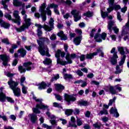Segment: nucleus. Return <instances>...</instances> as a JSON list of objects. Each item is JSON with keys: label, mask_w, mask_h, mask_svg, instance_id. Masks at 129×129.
I'll list each match as a JSON object with an SVG mask.
<instances>
[{"label": "nucleus", "mask_w": 129, "mask_h": 129, "mask_svg": "<svg viewBox=\"0 0 129 129\" xmlns=\"http://www.w3.org/2000/svg\"><path fill=\"white\" fill-rule=\"evenodd\" d=\"M45 37H40L39 40H37V44L39 45L38 47V52L40 53V55L42 56H46L47 57H51V54L49 53V49L45 46Z\"/></svg>", "instance_id": "1"}, {"label": "nucleus", "mask_w": 129, "mask_h": 129, "mask_svg": "<svg viewBox=\"0 0 129 129\" xmlns=\"http://www.w3.org/2000/svg\"><path fill=\"white\" fill-rule=\"evenodd\" d=\"M8 84L9 85L10 88L13 90L14 96L17 97H20L21 96V89L17 87L19 85V82L13 81V79L11 78L8 82Z\"/></svg>", "instance_id": "2"}, {"label": "nucleus", "mask_w": 129, "mask_h": 129, "mask_svg": "<svg viewBox=\"0 0 129 129\" xmlns=\"http://www.w3.org/2000/svg\"><path fill=\"white\" fill-rule=\"evenodd\" d=\"M33 98L36 102H40V104H37L36 105V108H34L33 111L34 113L40 114L41 113V111L39 109H43V110H46V108H48V105H45L42 104V99H37V97H35L34 93H32Z\"/></svg>", "instance_id": "3"}, {"label": "nucleus", "mask_w": 129, "mask_h": 129, "mask_svg": "<svg viewBox=\"0 0 129 129\" xmlns=\"http://www.w3.org/2000/svg\"><path fill=\"white\" fill-rule=\"evenodd\" d=\"M35 26L37 27V35L38 37H41V36L43 35V31L41 30L42 28L44 29L45 31H47V32H51V31H52V28H50V26L47 25H44L43 26L41 24H35Z\"/></svg>", "instance_id": "4"}, {"label": "nucleus", "mask_w": 129, "mask_h": 129, "mask_svg": "<svg viewBox=\"0 0 129 129\" xmlns=\"http://www.w3.org/2000/svg\"><path fill=\"white\" fill-rule=\"evenodd\" d=\"M110 53L113 54V56L111 57L110 62L111 65L114 66L117 64V59H118V55H117V51H115V47H113L110 51Z\"/></svg>", "instance_id": "5"}, {"label": "nucleus", "mask_w": 129, "mask_h": 129, "mask_svg": "<svg viewBox=\"0 0 129 129\" xmlns=\"http://www.w3.org/2000/svg\"><path fill=\"white\" fill-rule=\"evenodd\" d=\"M118 51L120 52V54L123 56L119 62V66H122L123 64H124V61H125L126 58V55L125 54V51H124V48L123 47H118Z\"/></svg>", "instance_id": "6"}, {"label": "nucleus", "mask_w": 129, "mask_h": 129, "mask_svg": "<svg viewBox=\"0 0 129 129\" xmlns=\"http://www.w3.org/2000/svg\"><path fill=\"white\" fill-rule=\"evenodd\" d=\"M46 9V3H44L42 4H41V7H40L39 10L43 14L41 15V16L42 17V21L43 22H45L46 20H47V16H46V15H47V11L45 10Z\"/></svg>", "instance_id": "7"}, {"label": "nucleus", "mask_w": 129, "mask_h": 129, "mask_svg": "<svg viewBox=\"0 0 129 129\" xmlns=\"http://www.w3.org/2000/svg\"><path fill=\"white\" fill-rule=\"evenodd\" d=\"M106 36H107V34H106L105 32H103L101 34L96 33L94 36V39L96 40V42H97L98 43H101V42H102V40H106ZM99 37H100L101 38L97 39L98 38H99Z\"/></svg>", "instance_id": "8"}, {"label": "nucleus", "mask_w": 129, "mask_h": 129, "mask_svg": "<svg viewBox=\"0 0 129 129\" xmlns=\"http://www.w3.org/2000/svg\"><path fill=\"white\" fill-rule=\"evenodd\" d=\"M13 16L15 19H13L12 22L15 24H17L18 26H20L21 25V17L19 15V11L18 10L15 11Z\"/></svg>", "instance_id": "9"}, {"label": "nucleus", "mask_w": 129, "mask_h": 129, "mask_svg": "<svg viewBox=\"0 0 129 129\" xmlns=\"http://www.w3.org/2000/svg\"><path fill=\"white\" fill-rule=\"evenodd\" d=\"M64 100L68 102V105H70V104H71V101L72 102H74V101L76 100V98L71 95H69L67 93H65Z\"/></svg>", "instance_id": "10"}, {"label": "nucleus", "mask_w": 129, "mask_h": 129, "mask_svg": "<svg viewBox=\"0 0 129 129\" xmlns=\"http://www.w3.org/2000/svg\"><path fill=\"white\" fill-rule=\"evenodd\" d=\"M71 14L74 16L75 22H78V21H80V20H81V17L79 16V14H80V12L79 11H77V10H73L72 11Z\"/></svg>", "instance_id": "11"}, {"label": "nucleus", "mask_w": 129, "mask_h": 129, "mask_svg": "<svg viewBox=\"0 0 129 129\" xmlns=\"http://www.w3.org/2000/svg\"><path fill=\"white\" fill-rule=\"evenodd\" d=\"M0 59L3 60V65L6 67L8 66V63H9V56H7V54H1Z\"/></svg>", "instance_id": "12"}, {"label": "nucleus", "mask_w": 129, "mask_h": 129, "mask_svg": "<svg viewBox=\"0 0 129 129\" xmlns=\"http://www.w3.org/2000/svg\"><path fill=\"white\" fill-rule=\"evenodd\" d=\"M27 18H28L27 14L24 15L23 20L24 22H25V26L27 29H29V27L31 26V25H32V23H31V19Z\"/></svg>", "instance_id": "13"}, {"label": "nucleus", "mask_w": 129, "mask_h": 129, "mask_svg": "<svg viewBox=\"0 0 129 129\" xmlns=\"http://www.w3.org/2000/svg\"><path fill=\"white\" fill-rule=\"evenodd\" d=\"M56 91L57 92H62L65 89V87L61 84H54Z\"/></svg>", "instance_id": "14"}, {"label": "nucleus", "mask_w": 129, "mask_h": 129, "mask_svg": "<svg viewBox=\"0 0 129 129\" xmlns=\"http://www.w3.org/2000/svg\"><path fill=\"white\" fill-rule=\"evenodd\" d=\"M57 64H60L61 66H65V65H67V64H72L73 63V61L72 60H68V61L60 60H56Z\"/></svg>", "instance_id": "15"}, {"label": "nucleus", "mask_w": 129, "mask_h": 129, "mask_svg": "<svg viewBox=\"0 0 129 129\" xmlns=\"http://www.w3.org/2000/svg\"><path fill=\"white\" fill-rule=\"evenodd\" d=\"M0 26L5 29H9L11 27V24L3 21V19H0Z\"/></svg>", "instance_id": "16"}, {"label": "nucleus", "mask_w": 129, "mask_h": 129, "mask_svg": "<svg viewBox=\"0 0 129 129\" xmlns=\"http://www.w3.org/2000/svg\"><path fill=\"white\" fill-rule=\"evenodd\" d=\"M17 53L18 54H20L21 57H22V58H24L25 56L27 55V50L22 47L17 50Z\"/></svg>", "instance_id": "17"}, {"label": "nucleus", "mask_w": 129, "mask_h": 129, "mask_svg": "<svg viewBox=\"0 0 129 129\" xmlns=\"http://www.w3.org/2000/svg\"><path fill=\"white\" fill-rule=\"evenodd\" d=\"M37 120H38V116L36 114H30V121L32 123H36Z\"/></svg>", "instance_id": "18"}, {"label": "nucleus", "mask_w": 129, "mask_h": 129, "mask_svg": "<svg viewBox=\"0 0 129 129\" xmlns=\"http://www.w3.org/2000/svg\"><path fill=\"white\" fill-rule=\"evenodd\" d=\"M47 85L45 82L42 81L41 83H39L38 84V89L39 90H43L44 89H46V87H47Z\"/></svg>", "instance_id": "19"}, {"label": "nucleus", "mask_w": 129, "mask_h": 129, "mask_svg": "<svg viewBox=\"0 0 129 129\" xmlns=\"http://www.w3.org/2000/svg\"><path fill=\"white\" fill-rule=\"evenodd\" d=\"M7 98V95L4 92H0V102L4 103L6 102Z\"/></svg>", "instance_id": "20"}, {"label": "nucleus", "mask_w": 129, "mask_h": 129, "mask_svg": "<svg viewBox=\"0 0 129 129\" xmlns=\"http://www.w3.org/2000/svg\"><path fill=\"white\" fill-rule=\"evenodd\" d=\"M109 8H110L112 10V11H113V10H114L115 11H118V10H120L121 9L120 5H109Z\"/></svg>", "instance_id": "21"}, {"label": "nucleus", "mask_w": 129, "mask_h": 129, "mask_svg": "<svg viewBox=\"0 0 129 129\" xmlns=\"http://www.w3.org/2000/svg\"><path fill=\"white\" fill-rule=\"evenodd\" d=\"M96 53V56L99 54V57H102V58H104V52L101 50L100 48L97 49L96 51L95 52Z\"/></svg>", "instance_id": "22"}, {"label": "nucleus", "mask_w": 129, "mask_h": 129, "mask_svg": "<svg viewBox=\"0 0 129 129\" xmlns=\"http://www.w3.org/2000/svg\"><path fill=\"white\" fill-rule=\"evenodd\" d=\"M81 36H77V37L74 39V43L76 45V46H78V45H80V43H81Z\"/></svg>", "instance_id": "23"}, {"label": "nucleus", "mask_w": 129, "mask_h": 129, "mask_svg": "<svg viewBox=\"0 0 129 129\" xmlns=\"http://www.w3.org/2000/svg\"><path fill=\"white\" fill-rule=\"evenodd\" d=\"M50 8H51V9H54V11L56 15H60V13H59V11L57 9V8H58V5L54 3H52L50 4Z\"/></svg>", "instance_id": "24"}, {"label": "nucleus", "mask_w": 129, "mask_h": 129, "mask_svg": "<svg viewBox=\"0 0 129 129\" xmlns=\"http://www.w3.org/2000/svg\"><path fill=\"white\" fill-rule=\"evenodd\" d=\"M78 105L80 106H88V101L81 100L78 101Z\"/></svg>", "instance_id": "25"}, {"label": "nucleus", "mask_w": 129, "mask_h": 129, "mask_svg": "<svg viewBox=\"0 0 129 129\" xmlns=\"http://www.w3.org/2000/svg\"><path fill=\"white\" fill-rule=\"evenodd\" d=\"M94 56H96V53L95 52L90 53L89 54H87L86 55V59H88L89 60H92Z\"/></svg>", "instance_id": "26"}, {"label": "nucleus", "mask_w": 129, "mask_h": 129, "mask_svg": "<svg viewBox=\"0 0 129 129\" xmlns=\"http://www.w3.org/2000/svg\"><path fill=\"white\" fill-rule=\"evenodd\" d=\"M109 90L110 93L112 95H114V94H116V90L114 89V87L112 86H109Z\"/></svg>", "instance_id": "27"}, {"label": "nucleus", "mask_w": 129, "mask_h": 129, "mask_svg": "<svg viewBox=\"0 0 129 129\" xmlns=\"http://www.w3.org/2000/svg\"><path fill=\"white\" fill-rule=\"evenodd\" d=\"M13 3L14 7H19L22 6V2H20V0H13Z\"/></svg>", "instance_id": "28"}, {"label": "nucleus", "mask_w": 129, "mask_h": 129, "mask_svg": "<svg viewBox=\"0 0 129 129\" xmlns=\"http://www.w3.org/2000/svg\"><path fill=\"white\" fill-rule=\"evenodd\" d=\"M43 63L44 65H51V64H52V60H51V58L46 57L45 59L43 61Z\"/></svg>", "instance_id": "29"}, {"label": "nucleus", "mask_w": 129, "mask_h": 129, "mask_svg": "<svg viewBox=\"0 0 129 129\" xmlns=\"http://www.w3.org/2000/svg\"><path fill=\"white\" fill-rule=\"evenodd\" d=\"M61 53H62V51L60 49H58L55 52V58H57V60H61V58H60L61 56Z\"/></svg>", "instance_id": "30"}, {"label": "nucleus", "mask_w": 129, "mask_h": 129, "mask_svg": "<svg viewBox=\"0 0 129 129\" xmlns=\"http://www.w3.org/2000/svg\"><path fill=\"white\" fill-rule=\"evenodd\" d=\"M17 32H18L19 33H21V32H24L25 31V29H27V27H26V26L22 25L20 28H15Z\"/></svg>", "instance_id": "31"}, {"label": "nucleus", "mask_w": 129, "mask_h": 129, "mask_svg": "<svg viewBox=\"0 0 129 129\" xmlns=\"http://www.w3.org/2000/svg\"><path fill=\"white\" fill-rule=\"evenodd\" d=\"M18 48V45L16 44H12V47L9 49V52L11 53V54H14L15 53V49H17Z\"/></svg>", "instance_id": "32"}, {"label": "nucleus", "mask_w": 129, "mask_h": 129, "mask_svg": "<svg viewBox=\"0 0 129 129\" xmlns=\"http://www.w3.org/2000/svg\"><path fill=\"white\" fill-rule=\"evenodd\" d=\"M58 2L60 4H66V5H68V6H70L72 4L71 0H67L66 2L64 0H58Z\"/></svg>", "instance_id": "33"}, {"label": "nucleus", "mask_w": 129, "mask_h": 129, "mask_svg": "<svg viewBox=\"0 0 129 129\" xmlns=\"http://www.w3.org/2000/svg\"><path fill=\"white\" fill-rule=\"evenodd\" d=\"M59 78H60V76L59 74H56L53 77L51 78V79L50 80V83L54 82V81H57Z\"/></svg>", "instance_id": "34"}, {"label": "nucleus", "mask_w": 129, "mask_h": 129, "mask_svg": "<svg viewBox=\"0 0 129 129\" xmlns=\"http://www.w3.org/2000/svg\"><path fill=\"white\" fill-rule=\"evenodd\" d=\"M83 16L84 17H87V18H91L93 16V13L88 11L86 13H84Z\"/></svg>", "instance_id": "35"}, {"label": "nucleus", "mask_w": 129, "mask_h": 129, "mask_svg": "<svg viewBox=\"0 0 129 129\" xmlns=\"http://www.w3.org/2000/svg\"><path fill=\"white\" fill-rule=\"evenodd\" d=\"M72 113H73V110L71 109H67L65 111L66 115L69 116L70 115H72Z\"/></svg>", "instance_id": "36"}, {"label": "nucleus", "mask_w": 129, "mask_h": 129, "mask_svg": "<svg viewBox=\"0 0 129 129\" xmlns=\"http://www.w3.org/2000/svg\"><path fill=\"white\" fill-rule=\"evenodd\" d=\"M103 114H105L106 115H107V114H108V111L104 108H103L102 110L100 111V112L98 113V115H102Z\"/></svg>", "instance_id": "37"}, {"label": "nucleus", "mask_w": 129, "mask_h": 129, "mask_svg": "<svg viewBox=\"0 0 129 129\" xmlns=\"http://www.w3.org/2000/svg\"><path fill=\"white\" fill-rule=\"evenodd\" d=\"M112 26H113V21H109L108 24V29L109 30V32H111L112 31Z\"/></svg>", "instance_id": "38"}, {"label": "nucleus", "mask_w": 129, "mask_h": 129, "mask_svg": "<svg viewBox=\"0 0 129 129\" xmlns=\"http://www.w3.org/2000/svg\"><path fill=\"white\" fill-rule=\"evenodd\" d=\"M101 15L102 19H105L106 17H108V13L107 12H104L102 10H101Z\"/></svg>", "instance_id": "39"}, {"label": "nucleus", "mask_w": 129, "mask_h": 129, "mask_svg": "<svg viewBox=\"0 0 129 129\" xmlns=\"http://www.w3.org/2000/svg\"><path fill=\"white\" fill-rule=\"evenodd\" d=\"M1 5H2V6H3V7H4L3 8L4 9V10H7V11H10V10H9V8H8V5H7V3L6 1L2 0Z\"/></svg>", "instance_id": "40"}, {"label": "nucleus", "mask_w": 129, "mask_h": 129, "mask_svg": "<svg viewBox=\"0 0 129 129\" xmlns=\"http://www.w3.org/2000/svg\"><path fill=\"white\" fill-rule=\"evenodd\" d=\"M119 66L117 65L116 66V71H115L114 73L115 74H119V73H121L122 72V70L120 69Z\"/></svg>", "instance_id": "41"}, {"label": "nucleus", "mask_w": 129, "mask_h": 129, "mask_svg": "<svg viewBox=\"0 0 129 129\" xmlns=\"http://www.w3.org/2000/svg\"><path fill=\"white\" fill-rule=\"evenodd\" d=\"M18 71H19L21 74L25 73L26 69L24 68L22 66L20 65L18 67Z\"/></svg>", "instance_id": "42"}, {"label": "nucleus", "mask_w": 129, "mask_h": 129, "mask_svg": "<svg viewBox=\"0 0 129 129\" xmlns=\"http://www.w3.org/2000/svg\"><path fill=\"white\" fill-rule=\"evenodd\" d=\"M54 19L52 18H50V20L49 21V26H50V27L51 29H52V28H54Z\"/></svg>", "instance_id": "43"}, {"label": "nucleus", "mask_w": 129, "mask_h": 129, "mask_svg": "<svg viewBox=\"0 0 129 129\" xmlns=\"http://www.w3.org/2000/svg\"><path fill=\"white\" fill-rule=\"evenodd\" d=\"M4 17L6 19H8V20H9V21H13V19L12 18V15H10L9 14L6 13L4 15Z\"/></svg>", "instance_id": "44"}, {"label": "nucleus", "mask_w": 129, "mask_h": 129, "mask_svg": "<svg viewBox=\"0 0 129 129\" xmlns=\"http://www.w3.org/2000/svg\"><path fill=\"white\" fill-rule=\"evenodd\" d=\"M6 100H7V101L10 103H15V100L10 97L7 96Z\"/></svg>", "instance_id": "45"}, {"label": "nucleus", "mask_w": 129, "mask_h": 129, "mask_svg": "<svg viewBox=\"0 0 129 129\" xmlns=\"http://www.w3.org/2000/svg\"><path fill=\"white\" fill-rule=\"evenodd\" d=\"M2 43H4V44H6V45H10V41L8 38H4L3 39H2Z\"/></svg>", "instance_id": "46"}, {"label": "nucleus", "mask_w": 129, "mask_h": 129, "mask_svg": "<svg viewBox=\"0 0 129 129\" xmlns=\"http://www.w3.org/2000/svg\"><path fill=\"white\" fill-rule=\"evenodd\" d=\"M109 112L110 114H113V113H115V112H117V109H114L113 107H112L109 110Z\"/></svg>", "instance_id": "47"}, {"label": "nucleus", "mask_w": 129, "mask_h": 129, "mask_svg": "<svg viewBox=\"0 0 129 129\" xmlns=\"http://www.w3.org/2000/svg\"><path fill=\"white\" fill-rule=\"evenodd\" d=\"M26 81V77H22L20 78V83H21V86H24V83L25 82V81Z\"/></svg>", "instance_id": "48"}, {"label": "nucleus", "mask_w": 129, "mask_h": 129, "mask_svg": "<svg viewBox=\"0 0 129 129\" xmlns=\"http://www.w3.org/2000/svg\"><path fill=\"white\" fill-rule=\"evenodd\" d=\"M53 106H54V107H57L58 108H62V106H61V104L57 102H54L53 103Z\"/></svg>", "instance_id": "49"}, {"label": "nucleus", "mask_w": 129, "mask_h": 129, "mask_svg": "<svg viewBox=\"0 0 129 129\" xmlns=\"http://www.w3.org/2000/svg\"><path fill=\"white\" fill-rule=\"evenodd\" d=\"M33 64V63L31 61H28V62H24L23 63V66L24 67H28L29 66H30V65H32Z\"/></svg>", "instance_id": "50"}, {"label": "nucleus", "mask_w": 129, "mask_h": 129, "mask_svg": "<svg viewBox=\"0 0 129 129\" xmlns=\"http://www.w3.org/2000/svg\"><path fill=\"white\" fill-rule=\"evenodd\" d=\"M63 77L64 79H71L72 78V75L65 74L63 76Z\"/></svg>", "instance_id": "51"}, {"label": "nucleus", "mask_w": 129, "mask_h": 129, "mask_svg": "<svg viewBox=\"0 0 129 129\" xmlns=\"http://www.w3.org/2000/svg\"><path fill=\"white\" fill-rule=\"evenodd\" d=\"M77 57L79 56L76 53H71L70 55V60H71V59H75V58H77Z\"/></svg>", "instance_id": "52"}, {"label": "nucleus", "mask_w": 129, "mask_h": 129, "mask_svg": "<svg viewBox=\"0 0 129 129\" xmlns=\"http://www.w3.org/2000/svg\"><path fill=\"white\" fill-rule=\"evenodd\" d=\"M95 32H96V29L95 28L92 29L90 34V36L91 38H93V37H94Z\"/></svg>", "instance_id": "53"}, {"label": "nucleus", "mask_w": 129, "mask_h": 129, "mask_svg": "<svg viewBox=\"0 0 129 129\" xmlns=\"http://www.w3.org/2000/svg\"><path fill=\"white\" fill-rule=\"evenodd\" d=\"M57 39V37L56 36V34L53 33L50 37V39L51 41H55Z\"/></svg>", "instance_id": "54"}, {"label": "nucleus", "mask_w": 129, "mask_h": 129, "mask_svg": "<svg viewBox=\"0 0 129 129\" xmlns=\"http://www.w3.org/2000/svg\"><path fill=\"white\" fill-rule=\"evenodd\" d=\"M93 126L95 128H98V129H100V128L101 127V126L100 125H99V124H98V122H97L96 123L93 124Z\"/></svg>", "instance_id": "55"}, {"label": "nucleus", "mask_w": 129, "mask_h": 129, "mask_svg": "<svg viewBox=\"0 0 129 129\" xmlns=\"http://www.w3.org/2000/svg\"><path fill=\"white\" fill-rule=\"evenodd\" d=\"M75 32L76 34L80 35V36H81L82 35V30L81 29H77L75 30Z\"/></svg>", "instance_id": "56"}, {"label": "nucleus", "mask_w": 129, "mask_h": 129, "mask_svg": "<svg viewBox=\"0 0 129 129\" xmlns=\"http://www.w3.org/2000/svg\"><path fill=\"white\" fill-rule=\"evenodd\" d=\"M82 121L79 118L77 119V124L78 125V126H80L81 125H82Z\"/></svg>", "instance_id": "57"}, {"label": "nucleus", "mask_w": 129, "mask_h": 129, "mask_svg": "<svg viewBox=\"0 0 129 129\" xmlns=\"http://www.w3.org/2000/svg\"><path fill=\"white\" fill-rule=\"evenodd\" d=\"M117 19L120 21V22L122 20V19H121V15H120V13H119V12H117Z\"/></svg>", "instance_id": "58"}, {"label": "nucleus", "mask_w": 129, "mask_h": 129, "mask_svg": "<svg viewBox=\"0 0 129 129\" xmlns=\"http://www.w3.org/2000/svg\"><path fill=\"white\" fill-rule=\"evenodd\" d=\"M76 73L77 75H78L79 76H80L81 77L82 76H83V73L81 72V70H78L76 72Z\"/></svg>", "instance_id": "59"}, {"label": "nucleus", "mask_w": 129, "mask_h": 129, "mask_svg": "<svg viewBox=\"0 0 129 129\" xmlns=\"http://www.w3.org/2000/svg\"><path fill=\"white\" fill-rule=\"evenodd\" d=\"M19 61L18 60V58H15L12 63V66H17L18 62Z\"/></svg>", "instance_id": "60"}, {"label": "nucleus", "mask_w": 129, "mask_h": 129, "mask_svg": "<svg viewBox=\"0 0 129 129\" xmlns=\"http://www.w3.org/2000/svg\"><path fill=\"white\" fill-rule=\"evenodd\" d=\"M128 34H129V33L127 31H125V30H124V29H123L122 30L121 36V37H122V36H125L126 35H127Z\"/></svg>", "instance_id": "61"}, {"label": "nucleus", "mask_w": 129, "mask_h": 129, "mask_svg": "<svg viewBox=\"0 0 129 129\" xmlns=\"http://www.w3.org/2000/svg\"><path fill=\"white\" fill-rule=\"evenodd\" d=\"M59 120H60L62 124L64 125V124H66L67 123V120L65 119H63L62 118H59Z\"/></svg>", "instance_id": "62"}, {"label": "nucleus", "mask_w": 129, "mask_h": 129, "mask_svg": "<svg viewBox=\"0 0 129 129\" xmlns=\"http://www.w3.org/2000/svg\"><path fill=\"white\" fill-rule=\"evenodd\" d=\"M112 30L114 31L115 34H118V32H119V29L117 28L116 27H112Z\"/></svg>", "instance_id": "63"}, {"label": "nucleus", "mask_w": 129, "mask_h": 129, "mask_svg": "<svg viewBox=\"0 0 129 129\" xmlns=\"http://www.w3.org/2000/svg\"><path fill=\"white\" fill-rule=\"evenodd\" d=\"M108 117H106V116H105L102 118V120L103 121V122H106L107 121H108Z\"/></svg>", "instance_id": "64"}]
</instances>
